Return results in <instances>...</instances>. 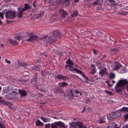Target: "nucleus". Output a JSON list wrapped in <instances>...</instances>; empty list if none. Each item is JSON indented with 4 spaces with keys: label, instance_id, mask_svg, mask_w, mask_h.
Wrapping results in <instances>:
<instances>
[{
    "label": "nucleus",
    "instance_id": "nucleus-1",
    "mask_svg": "<svg viewBox=\"0 0 128 128\" xmlns=\"http://www.w3.org/2000/svg\"><path fill=\"white\" fill-rule=\"evenodd\" d=\"M30 6L28 4H24V7L22 8H18V18H22V13L24 11L30 9Z\"/></svg>",
    "mask_w": 128,
    "mask_h": 128
},
{
    "label": "nucleus",
    "instance_id": "nucleus-2",
    "mask_svg": "<svg viewBox=\"0 0 128 128\" xmlns=\"http://www.w3.org/2000/svg\"><path fill=\"white\" fill-rule=\"evenodd\" d=\"M42 39L46 43H51L55 41L56 40V37L54 36L50 37L48 36H43L42 37Z\"/></svg>",
    "mask_w": 128,
    "mask_h": 128
},
{
    "label": "nucleus",
    "instance_id": "nucleus-3",
    "mask_svg": "<svg viewBox=\"0 0 128 128\" xmlns=\"http://www.w3.org/2000/svg\"><path fill=\"white\" fill-rule=\"evenodd\" d=\"M4 93L6 94V97L8 98H10V96L13 95L14 94H15L16 92L14 90H12L8 88L5 90L4 91Z\"/></svg>",
    "mask_w": 128,
    "mask_h": 128
},
{
    "label": "nucleus",
    "instance_id": "nucleus-4",
    "mask_svg": "<svg viewBox=\"0 0 128 128\" xmlns=\"http://www.w3.org/2000/svg\"><path fill=\"white\" fill-rule=\"evenodd\" d=\"M128 84V81L126 79L120 80L116 85V87L123 88Z\"/></svg>",
    "mask_w": 128,
    "mask_h": 128
},
{
    "label": "nucleus",
    "instance_id": "nucleus-5",
    "mask_svg": "<svg viewBox=\"0 0 128 128\" xmlns=\"http://www.w3.org/2000/svg\"><path fill=\"white\" fill-rule=\"evenodd\" d=\"M5 14V17L9 19H12L15 17L16 12L14 11H8L4 12Z\"/></svg>",
    "mask_w": 128,
    "mask_h": 128
},
{
    "label": "nucleus",
    "instance_id": "nucleus-6",
    "mask_svg": "<svg viewBox=\"0 0 128 128\" xmlns=\"http://www.w3.org/2000/svg\"><path fill=\"white\" fill-rule=\"evenodd\" d=\"M28 36L29 37V38L25 40L28 42H33L36 40L38 38V36L37 35L33 34L32 33L29 34Z\"/></svg>",
    "mask_w": 128,
    "mask_h": 128
},
{
    "label": "nucleus",
    "instance_id": "nucleus-7",
    "mask_svg": "<svg viewBox=\"0 0 128 128\" xmlns=\"http://www.w3.org/2000/svg\"><path fill=\"white\" fill-rule=\"evenodd\" d=\"M23 35V33L22 32L17 33L15 35L14 38L16 40H19L22 39Z\"/></svg>",
    "mask_w": 128,
    "mask_h": 128
},
{
    "label": "nucleus",
    "instance_id": "nucleus-8",
    "mask_svg": "<svg viewBox=\"0 0 128 128\" xmlns=\"http://www.w3.org/2000/svg\"><path fill=\"white\" fill-rule=\"evenodd\" d=\"M59 12L62 15V18H65V16L68 14L63 9H60Z\"/></svg>",
    "mask_w": 128,
    "mask_h": 128
},
{
    "label": "nucleus",
    "instance_id": "nucleus-9",
    "mask_svg": "<svg viewBox=\"0 0 128 128\" xmlns=\"http://www.w3.org/2000/svg\"><path fill=\"white\" fill-rule=\"evenodd\" d=\"M122 66V65L118 62H116L114 66V68L112 69L113 70H115L119 69Z\"/></svg>",
    "mask_w": 128,
    "mask_h": 128
},
{
    "label": "nucleus",
    "instance_id": "nucleus-10",
    "mask_svg": "<svg viewBox=\"0 0 128 128\" xmlns=\"http://www.w3.org/2000/svg\"><path fill=\"white\" fill-rule=\"evenodd\" d=\"M110 53L112 54H114L119 52V50L117 48H112L110 50Z\"/></svg>",
    "mask_w": 128,
    "mask_h": 128
},
{
    "label": "nucleus",
    "instance_id": "nucleus-11",
    "mask_svg": "<svg viewBox=\"0 0 128 128\" xmlns=\"http://www.w3.org/2000/svg\"><path fill=\"white\" fill-rule=\"evenodd\" d=\"M56 78L60 80H68V78L61 74L58 75L57 76Z\"/></svg>",
    "mask_w": 128,
    "mask_h": 128
},
{
    "label": "nucleus",
    "instance_id": "nucleus-12",
    "mask_svg": "<svg viewBox=\"0 0 128 128\" xmlns=\"http://www.w3.org/2000/svg\"><path fill=\"white\" fill-rule=\"evenodd\" d=\"M69 67V68H68V69L70 71H74L77 73H82V71L79 70L76 68H74V67L72 66Z\"/></svg>",
    "mask_w": 128,
    "mask_h": 128
},
{
    "label": "nucleus",
    "instance_id": "nucleus-13",
    "mask_svg": "<svg viewBox=\"0 0 128 128\" xmlns=\"http://www.w3.org/2000/svg\"><path fill=\"white\" fill-rule=\"evenodd\" d=\"M108 126V128H119L117 126V124L114 122L110 123Z\"/></svg>",
    "mask_w": 128,
    "mask_h": 128
},
{
    "label": "nucleus",
    "instance_id": "nucleus-14",
    "mask_svg": "<svg viewBox=\"0 0 128 128\" xmlns=\"http://www.w3.org/2000/svg\"><path fill=\"white\" fill-rule=\"evenodd\" d=\"M107 117L108 119L110 120L116 118L115 114L114 112L112 114H109L108 116H107Z\"/></svg>",
    "mask_w": 128,
    "mask_h": 128
},
{
    "label": "nucleus",
    "instance_id": "nucleus-15",
    "mask_svg": "<svg viewBox=\"0 0 128 128\" xmlns=\"http://www.w3.org/2000/svg\"><path fill=\"white\" fill-rule=\"evenodd\" d=\"M18 63L20 66L24 67V68L26 66H28L27 64L25 63L22 61H18Z\"/></svg>",
    "mask_w": 128,
    "mask_h": 128
},
{
    "label": "nucleus",
    "instance_id": "nucleus-16",
    "mask_svg": "<svg viewBox=\"0 0 128 128\" xmlns=\"http://www.w3.org/2000/svg\"><path fill=\"white\" fill-rule=\"evenodd\" d=\"M18 91L20 95L22 96H26L27 93L24 90L18 89Z\"/></svg>",
    "mask_w": 128,
    "mask_h": 128
},
{
    "label": "nucleus",
    "instance_id": "nucleus-17",
    "mask_svg": "<svg viewBox=\"0 0 128 128\" xmlns=\"http://www.w3.org/2000/svg\"><path fill=\"white\" fill-rule=\"evenodd\" d=\"M0 102L3 104H6L8 106L10 107L12 106V104L10 102H5L4 100H0Z\"/></svg>",
    "mask_w": 128,
    "mask_h": 128
},
{
    "label": "nucleus",
    "instance_id": "nucleus-18",
    "mask_svg": "<svg viewBox=\"0 0 128 128\" xmlns=\"http://www.w3.org/2000/svg\"><path fill=\"white\" fill-rule=\"evenodd\" d=\"M107 73L106 69L104 68V69L100 70L99 72V74L101 75V77L104 76V74H106Z\"/></svg>",
    "mask_w": 128,
    "mask_h": 128
},
{
    "label": "nucleus",
    "instance_id": "nucleus-19",
    "mask_svg": "<svg viewBox=\"0 0 128 128\" xmlns=\"http://www.w3.org/2000/svg\"><path fill=\"white\" fill-rule=\"evenodd\" d=\"M66 62L68 64L67 65L66 64L65 66V67L66 68H67L68 67L72 66L73 64V62L70 59L66 61Z\"/></svg>",
    "mask_w": 128,
    "mask_h": 128
},
{
    "label": "nucleus",
    "instance_id": "nucleus-20",
    "mask_svg": "<svg viewBox=\"0 0 128 128\" xmlns=\"http://www.w3.org/2000/svg\"><path fill=\"white\" fill-rule=\"evenodd\" d=\"M57 126H58L60 127H62L63 128H66V126H65L64 124L61 121H59L57 122Z\"/></svg>",
    "mask_w": 128,
    "mask_h": 128
},
{
    "label": "nucleus",
    "instance_id": "nucleus-21",
    "mask_svg": "<svg viewBox=\"0 0 128 128\" xmlns=\"http://www.w3.org/2000/svg\"><path fill=\"white\" fill-rule=\"evenodd\" d=\"M53 34L54 36L56 37H61L62 35L58 31H54L53 32Z\"/></svg>",
    "mask_w": 128,
    "mask_h": 128
},
{
    "label": "nucleus",
    "instance_id": "nucleus-22",
    "mask_svg": "<svg viewBox=\"0 0 128 128\" xmlns=\"http://www.w3.org/2000/svg\"><path fill=\"white\" fill-rule=\"evenodd\" d=\"M76 126L79 128H82L83 127V123L82 122L77 121L76 122Z\"/></svg>",
    "mask_w": 128,
    "mask_h": 128
},
{
    "label": "nucleus",
    "instance_id": "nucleus-23",
    "mask_svg": "<svg viewBox=\"0 0 128 128\" xmlns=\"http://www.w3.org/2000/svg\"><path fill=\"white\" fill-rule=\"evenodd\" d=\"M115 115L116 118L120 116L121 115V110H119L116 111L114 113Z\"/></svg>",
    "mask_w": 128,
    "mask_h": 128
},
{
    "label": "nucleus",
    "instance_id": "nucleus-24",
    "mask_svg": "<svg viewBox=\"0 0 128 128\" xmlns=\"http://www.w3.org/2000/svg\"><path fill=\"white\" fill-rule=\"evenodd\" d=\"M8 41L10 43L13 45H16L18 43L16 40H14L12 39L9 40Z\"/></svg>",
    "mask_w": 128,
    "mask_h": 128
},
{
    "label": "nucleus",
    "instance_id": "nucleus-25",
    "mask_svg": "<svg viewBox=\"0 0 128 128\" xmlns=\"http://www.w3.org/2000/svg\"><path fill=\"white\" fill-rule=\"evenodd\" d=\"M59 84L60 87L66 86L68 85V83L63 82L60 83Z\"/></svg>",
    "mask_w": 128,
    "mask_h": 128
},
{
    "label": "nucleus",
    "instance_id": "nucleus-26",
    "mask_svg": "<svg viewBox=\"0 0 128 128\" xmlns=\"http://www.w3.org/2000/svg\"><path fill=\"white\" fill-rule=\"evenodd\" d=\"M36 125L39 126H42L44 124L41 122L38 119L36 122Z\"/></svg>",
    "mask_w": 128,
    "mask_h": 128
},
{
    "label": "nucleus",
    "instance_id": "nucleus-27",
    "mask_svg": "<svg viewBox=\"0 0 128 128\" xmlns=\"http://www.w3.org/2000/svg\"><path fill=\"white\" fill-rule=\"evenodd\" d=\"M106 118L105 116H103L101 118H100L99 122L100 123H102L105 122Z\"/></svg>",
    "mask_w": 128,
    "mask_h": 128
},
{
    "label": "nucleus",
    "instance_id": "nucleus-28",
    "mask_svg": "<svg viewBox=\"0 0 128 128\" xmlns=\"http://www.w3.org/2000/svg\"><path fill=\"white\" fill-rule=\"evenodd\" d=\"M115 75L113 73H111L110 74L109 77L110 79H114L115 78Z\"/></svg>",
    "mask_w": 128,
    "mask_h": 128
},
{
    "label": "nucleus",
    "instance_id": "nucleus-29",
    "mask_svg": "<svg viewBox=\"0 0 128 128\" xmlns=\"http://www.w3.org/2000/svg\"><path fill=\"white\" fill-rule=\"evenodd\" d=\"M57 122H55L52 124L51 127L52 128H57Z\"/></svg>",
    "mask_w": 128,
    "mask_h": 128
},
{
    "label": "nucleus",
    "instance_id": "nucleus-30",
    "mask_svg": "<svg viewBox=\"0 0 128 128\" xmlns=\"http://www.w3.org/2000/svg\"><path fill=\"white\" fill-rule=\"evenodd\" d=\"M80 74H82V75L83 76L84 78L85 79L84 80V81L86 82H87L88 81V78L86 77L85 75L83 74V72H82V73H79Z\"/></svg>",
    "mask_w": 128,
    "mask_h": 128
},
{
    "label": "nucleus",
    "instance_id": "nucleus-31",
    "mask_svg": "<svg viewBox=\"0 0 128 128\" xmlns=\"http://www.w3.org/2000/svg\"><path fill=\"white\" fill-rule=\"evenodd\" d=\"M41 14L40 13L38 14H36L35 13L34 14V16H35L34 18H38L39 17L41 16Z\"/></svg>",
    "mask_w": 128,
    "mask_h": 128
},
{
    "label": "nucleus",
    "instance_id": "nucleus-32",
    "mask_svg": "<svg viewBox=\"0 0 128 128\" xmlns=\"http://www.w3.org/2000/svg\"><path fill=\"white\" fill-rule=\"evenodd\" d=\"M60 87V86L56 88L55 89V91L57 92H59L61 91L62 89V88Z\"/></svg>",
    "mask_w": 128,
    "mask_h": 128
},
{
    "label": "nucleus",
    "instance_id": "nucleus-33",
    "mask_svg": "<svg viewBox=\"0 0 128 128\" xmlns=\"http://www.w3.org/2000/svg\"><path fill=\"white\" fill-rule=\"evenodd\" d=\"M41 118L42 120L44 122H48L49 120L47 118H45L44 117H41Z\"/></svg>",
    "mask_w": 128,
    "mask_h": 128
},
{
    "label": "nucleus",
    "instance_id": "nucleus-34",
    "mask_svg": "<svg viewBox=\"0 0 128 128\" xmlns=\"http://www.w3.org/2000/svg\"><path fill=\"white\" fill-rule=\"evenodd\" d=\"M77 12L76 11H74L73 13L71 14V16L72 17H74L77 16Z\"/></svg>",
    "mask_w": 128,
    "mask_h": 128
},
{
    "label": "nucleus",
    "instance_id": "nucleus-35",
    "mask_svg": "<svg viewBox=\"0 0 128 128\" xmlns=\"http://www.w3.org/2000/svg\"><path fill=\"white\" fill-rule=\"evenodd\" d=\"M74 90L71 89L70 90V94H69L70 96H73V92H74Z\"/></svg>",
    "mask_w": 128,
    "mask_h": 128
},
{
    "label": "nucleus",
    "instance_id": "nucleus-36",
    "mask_svg": "<svg viewBox=\"0 0 128 128\" xmlns=\"http://www.w3.org/2000/svg\"><path fill=\"white\" fill-rule=\"evenodd\" d=\"M121 110L122 111H127L128 112V108L124 107L121 109Z\"/></svg>",
    "mask_w": 128,
    "mask_h": 128
},
{
    "label": "nucleus",
    "instance_id": "nucleus-37",
    "mask_svg": "<svg viewBox=\"0 0 128 128\" xmlns=\"http://www.w3.org/2000/svg\"><path fill=\"white\" fill-rule=\"evenodd\" d=\"M2 119L1 118H0V128H4L5 126L4 124H2L1 122V120Z\"/></svg>",
    "mask_w": 128,
    "mask_h": 128
},
{
    "label": "nucleus",
    "instance_id": "nucleus-38",
    "mask_svg": "<svg viewBox=\"0 0 128 128\" xmlns=\"http://www.w3.org/2000/svg\"><path fill=\"white\" fill-rule=\"evenodd\" d=\"M55 54L57 55H58L60 56L62 55V53L60 51H57L55 52Z\"/></svg>",
    "mask_w": 128,
    "mask_h": 128
},
{
    "label": "nucleus",
    "instance_id": "nucleus-39",
    "mask_svg": "<svg viewBox=\"0 0 128 128\" xmlns=\"http://www.w3.org/2000/svg\"><path fill=\"white\" fill-rule=\"evenodd\" d=\"M33 69L36 70H40V67L38 66H34L33 67Z\"/></svg>",
    "mask_w": 128,
    "mask_h": 128
},
{
    "label": "nucleus",
    "instance_id": "nucleus-40",
    "mask_svg": "<svg viewBox=\"0 0 128 128\" xmlns=\"http://www.w3.org/2000/svg\"><path fill=\"white\" fill-rule=\"evenodd\" d=\"M86 102L87 104H89L90 103V102L89 99L87 98H86Z\"/></svg>",
    "mask_w": 128,
    "mask_h": 128
},
{
    "label": "nucleus",
    "instance_id": "nucleus-41",
    "mask_svg": "<svg viewBox=\"0 0 128 128\" xmlns=\"http://www.w3.org/2000/svg\"><path fill=\"white\" fill-rule=\"evenodd\" d=\"M70 124L71 126H74V125L75 126H76V122H72Z\"/></svg>",
    "mask_w": 128,
    "mask_h": 128
},
{
    "label": "nucleus",
    "instance_id": "nucleus-42",
    "mask_svg": "<svg viewBox=\"0 0 128 128\" xmlns=\"http://www.w3.org/2000/svg\"><path fill=\"white\" fill-rule=\"evenodd\" d=\"M127 12H122L120 13V14L123 15H126L127 14Z\"/></svg>",
    "mask_w": 128,
    "mask_h": 128
},
{
    "label": "nucleus",
    "instance_id": "nucleus-43",
    "mask_svg": "<svg viewBox=\"0 0 128 128\" xmlns=\"http://www.w3.org/2000/svg\"><path fill=\"white\" fill-rule=\"evenodd\" d=\"M45 128H49L50 126V124H45Z\"/></svg>",
    "mask_w": 128,
    "mask_h": 128
},
{
    "label": "nucleus",
    "instance_id": "nucleus-44",
    "mask_svg": "<svg viewBox=\"0 0 128 128\" xmlns=\"http://www.w3.org/2000/svg\"><path fill=\"white\" fill-rule=\"evenodd\" d=\"M98 2V0H96L93 4V5H97Z\"/></svg>",
    "mask_w": 128,
    "mask_h": 128
},
{
    "label": "nucleus",
    "instance_id": "nucleus-45",
    "mask_svg": "<svg viewBox=\"0 0 128 128\" xmlns=\"http://www.w3.org/2000/svg\"><path fill=\"white\" fill-rule=\"evenodd\" d=\"M38 76V74H36L34 75V79L36 80L37 78V76Z\"/></svg>",
    "mask_w": 128,
    "mask_h": 128
},
{
    "label": "nucleus",
    "instance_id": "nucleus-46",
    "mask_svg": "<svg viewBox=\"0 0 128 128\" xmlns=\"http://www.w3.org/2000/svg\"><path fill=\"white\" fill-rule=\"evenodd\" d=\"M105 39L106 40L108 41V40H110V36H104Z\"/></svg>",
    "mask_w": 128,
    "mask_h": 128
},
{
    "label": "nucleus",
    "instance_id": "nucleus-47",
    "mask_svg": "<svg viewBox=\"0 0 128 128\" xmlns=\"http://www.w3.org/2000/svg\"><path fill=\"white\" fill-rule=\"evenodd\" d=\"M36 1H35L33 2V6L34 8H36Z\"/></svg>",
    "mask_w": 128,
    "mask_h": 128
},
{
    "label": "nucleus",
    "instance_id": "nucleus-48",
    "mask_svg": "<svg viewBox=\"0 0 128 128\" xmlns=\"http://www.w3.org/2000/svg\"><path fill=\"white\" fill-rule=\"evenodd\" d=\"M96 72V70L95 68H93L92 69V71L91 72V73L92 74H94Z\"/></svg>",
    "mask_w": 128,
    "mask_h": 128
},
{
    "label": "nucleus",
    "instance_id": "nucleus-49",
    "mask_svg": "<svg viewBox=\"0 0 128 128\" xmlns=\"http://www.w3.org/2000/svg\"><path fill=\"white\" fill-rule=\"evenodd\" d=\"M4 14V13L2 12L0 13V17L1 18H3Z\"/></svg>",
    "mask_w": 128,
    "mask_h": 128
},
{
    "label": "nucleus",
    "instance_id": "nucleus-50",
    "mask_svg": "<svg viewBox=\"0 0 128 128\" xmlns=\"http://www.w3.org/2000/svg\"><path fill=\"white\" fill-rule=\"evenodd\" d=\"M5 60L6 62L8 64H10L11 63V62L10 60H8L7 59H5Z\"/></svg>",
    "mask_w": 128,
    "mask_h": 128
},
{
    "label": "nucleus",
    "instance_id": "nucleus-51",
    "mask_svg": "<svg viewBox=\"0 0 128 128\" xmlns=\"http://www.w3.org/2000/svg\"><path fill=\"white\" fill-rule=\"evenodd\" d=\"M93 51L94 53L95 54H96L97 53V51L96 50L93 49Z\"/></svg>",
    "mask_w": 128,
    "mask_h": 128
},
{
    "label": "nucleus",
    "instance_id": "nucleus-52",
    "mask_svg": "<svg viewBox=\"0 0 128 128\" xmlns=\"http://www.w3.org/2000/svg\"><path fill=\"white\" fill-rule=\"evenodd\" d=\"M105 92L107 93H108L109 94H112L108 90H105Z\"/></svg>",
    "mask_w": 128,
    "mask_h": 128
},
{
    "label": "nucleus",
    "instance_id": "nucleus-53",
    "mask_svg": "<svg viewBox=\"0 0 128 128\" xmlns=\"http://www.w3.org/2000/svg\"><path fill=\"white\" fill-rule=\"evenodd\" d=\"M106 82H107V83L108 84L109 87H110L112 86V85H111L110 84V82L107 81Z\"/></svg>",
    "mask_w": 128,
    "mask_h": 128
},
{
    "label": "nucleus",
    "instance_id": "nucleus-54",
    "mask_svg": "<svg viewBox=\"0 0 128 128\" xmlns=\"http://www.w3.org/2000/svg\"><path fill=\"white\" fill-rule=\"evenodd\" d=\"M86 110H88L89 111H90V112H92V109H91L90 108H87L86 109Z\"/></svg>",
    "mask_w": 128,
    "mask_h": 128
},
{
    "label": "nucleus",
    "instance_id": "nucleus-55",
    "mask_svg": "<svg viewBox=\"0 0 128 128\" xmlns=\"http://www.w3.org/2000/svg\"><path fill=\"white\" fill-rule=\"evenodd\" d=\"M116 91L118 93H119L120 92H121V90L120 89H117L116 90Z\"/></svg>",
    "mask_w": 128,
    "mask_h": 128
},
{
    "label": "nucleus",
    "instance_id": "nucleus-56",
    "mask_svg": "<svg viewBox=\"0 0 128 128\" xmlns=\"http://www.w3.org/2000/svg\"><path fill=\"white\" fill-rule=\"evenodd\" d=\"M125 119H127L128 118V114H126L124 116Z\"/></svg>",
    "mask_w": 128,
    "mask_h": 128
},
{
    "label": "nucleus",
    "instance_id": "nucleus-57",
    "mask_svg": "<svg viewBox=\"0 0 128 128\" xmlns=\"http://www.w3.org/2000/svg\"><path fill=\"white\" fill-rule=\"evenodd\" d=\"M5 2L7 3L10 2L11 1L10 0H4Z\"/></svg>",
    "mask_w": 128,
    "mask_h": 128
},
{
    "label": "nucleus",
    "instance_id": "nucleus-58",
    "mask_svg": "<svg viewBox=\"0 0 128 128\" xmlns=\"http://www.w3.org/2000/svg\"><path fill=\"white\" fill-rule=\"evenodd\" d=\"M109 1L110 2L114 3L115 2V1L114 0H109Z\"/></svg>",
    "mask_w": 128,
    "mask_h": 128
},
{
    "label": "nucleus",
    "instance_id": "nucleus-59",
    "mask_svg": "<svg viewBox=\"0 0 128 128\" xmlns=\"http://www.w3.org/2000/svg\"><path fill=\"white\" fill-rule=\"evenodd\" d=\"M98 34L100 36H102L103 35V34L101 32H98Z\"/></svg>",
    "mask_w": 128,
    "mask_h": 128
},
{
    "label": "nucleus",
    "instance_id": "nucleus-60",
    "mask_svg": "<svg viewBox=\"0 0 128 128\" xmlns=\"http://www.w3.org/2000/svg\"><path fill=\"white\" fill-rule=\"evenodd\" d=\"M40 90L44 92H46V90H45L44 89H43V90Z\"/></svg>",
    "mask_w": 128,
    "mask_h": 128
},
{
    "label": "nucleus",
    "instance_id": "nucleus-61",
    "mask_svg": "<svg viewBox=\"0 0 128 128\" xmlns=\"http://www.w3.org/2000/svg\"><path fill=\"white\" fill-rule=\"evenodd\" d=\"M75 92H76V93L77 94H79V93H80V92L77 90H75Z\"/></svg>",
    "mask_w": 128,
    "mask_h": 128
},
{
    "label": "nucleus",
    "instance_id": "nucleus-62",
    "mask_svg": "<svg viewBox=\"0 0 128 128\" xmlns=\"http://www.w3.org/2000/svg\"><path fill=\"white\" fill-rule=\"evenodd\" d=\"M123 128H128V125L124 126Z\"/></svg>",
    "mask_w": 128,
    "mask_h": 128
},
{
    "label": "nucleus",
    "instance_id": "nucleus-63",
    "mask_svg": "<svg viewBox=\"0 0 128 128\" xmlns=\"http://www.w3.org/2000/svg\"><path fill=\"white\" fill-rule=\"evenodd\" d=\"M110 44H112L113 43V41L112 40H110Z\"/></svg>",
    "mask_w": 128,
    "mask_h": 128
},
{
    "label": "nucleus",
    "instance_id": "nucleus-64",
    "mask_svg": "<svg viewBox=\"0 0 128 128\" xmlns=\"http://www.w3.org/2000/svg\"><path fill=\"white\" fill-rule=\"evenodd\" d=\"M75 126H71L69 128H74V127H75Z\"/></svg>",
    "mask_w": 128,
    "mask_h": 128
}]
</instances>
